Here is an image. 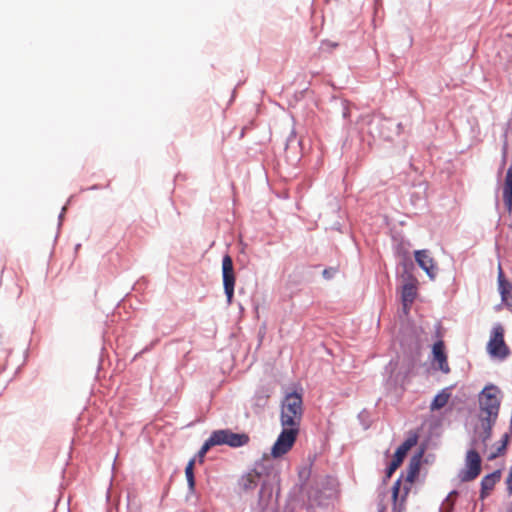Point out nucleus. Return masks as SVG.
<instances>
[{
	"instance_id": "27",
	"label": "nucleus",
	"mask_w": 512,
	"mask_h": 512,
	"mask_svg": "<svg viewBox=\"0 0 512 512\" xmlns=\"http://www.w3.org/2000/svg\"><path fill=\"white\" fill-rule=\"evenodd\" d=\"M205 455L206 454H204L201 450H199L198 457H199L200 462H203V458H204Z\"/></svg>"
},
{
	"instance_id": "29",
	"label": "nucleus",
	"mask_w": 512,
	"mask_h": 512,
	"mask_svg": "<svg viewBox=\"0 0 512 512\" xmlns=\"http://www.w3.org/2000/svg\"><path fill=\"white\" fill-rule=\"evenodd\" d=\"M324 275H329V272L327 270H324Z\"/></svg>"
},
{
	"instance_id": "17",
	"label": "nucleus",
	"mask_w": 512,
	"mask_h": 512,
	"mask_svg": "<svg viewBox=\"0 0 512 512\" xmlns=\"http://www.w3.org/2000/svg\"><path fill=\"white\" fill-rule=\"evenodd\" d=\"M270 398V392L268 389H261L256 392L254 396V405L258 408H263L267 405Z\"/></svg>"
},
{
	"instance_id": "15",
	"label": "nucleus",
	"mask_w": 512,
	"mask_h": 512,
	"mask_svg": "<svg viewBox=\"0 0 512 512\" xmlns=\"http://www.w3.org/2000/svg\"><path fill=\"white\" fill-rule=\"evenodd\" d=\"M450 393L447 391V389L442 390L439 394H437L432 403H431V410H439L447 405L449 399H450Z\"/></svg>"
},
{
	"instance_id": "26",
	"label": "nucleus",
	"mask_w": 512,
	"mask_h": 512,
	"mask_svg": "<svg viewBox=\"0 0 512 512\" xmlns=\"http://www.w3.org/2000/svg\"><path fill=\"white\" fill-rule=\"evenodd\" d=\"M509 440H510V435H509L508 433H505V434L503 435V437H502V444H504V445H506V446H507V445H508Z\"/></svg>"
},
{
	"instance_id": "14",
	"label": "nucleus",
	"mask_w": 512,
	"mask_h": 512,
	"mask_svg": "<svg viewBox=\"0 0 512 512\" xmlns=\"http://www.w3.org/2000/svg\"><path fill=\"white\" fill-rule=\"evenodd\" d=\"M416 297V286L413 283H407L403 286L402 301L405 308L411 305Z\"/></svg>"
},
{
	"instance_id": "22",
	"label": "nucleus",
	"mask_w": 512,
	"mask_h": 512,
	"mask_svg": "<svg viewBox=\"0 0 512 512\" xmlns=\"http://www.w3.org/2000/svg\"><path fill=\"white\" fill-rule=\"evenodd\" d=\"M217 442L215 440V437L213 433L210 435V437L204 442V444L201 447V451L206 454L213 446H216Z\"/></svg>"
},
{
	"instance_id": "4",
	"label": "nucleus",
	"mask_w": 512,
	"mask_h": 512,
	"mask_svg": "<svg viewBox=\"0 0 512 512\" xmlns=\"http://www.w3.org/2000/svg\"><path fill=\"white\" fill-rule=\"evenodd\" d=\"M272 468L269 458L265 457L261 462L256 464V467L243 475L239 481V485L243 491H250L257 487L261 476L265 473L270 475L269 469Z\"/></svg>"
},
{
	"instance_id": "8",
	"label": "nucleus",
	"mask_w": 512,
	"mask_h": 512,
	"mask_svg": "<svg viewBox=\"0 0 512 512\" xmlns=\"http://www.w3.org/2000/svg\"><path fill=\"white\" fill-rule=\"evenodd\" d=\"M217 445H228L233 448L245 446L249 443L250 437L246 433H234L229 429H221L212 432Z\"/></svg>"
},
{
	"instance_id": "3",
	"label": "nucleus",
	"mask_w": 512,
	"mask_h": 512,
	"mask_svg": "<svg viewBox=\"0 0 512 512\" xmlns=\"http://www.w3.org/2000/svg\"><path fill=\"white\" fill-rule=\"evenodd\" d=\"M298 433V428L283 427L282 432L272 446L271 455L278 458L288 453L295 444Z\"/></svg>"
},
{
	"instance_id": "20",
	"label": "nucleus",
	"mask_w": 512,
	"mask_h": 512,
	"mask_svg": "<svg viewBox=\"0 0 512 512\" xmlns=\"http://www.w3.org/2000/svg\"><path fill=\"white\" fill-rule=\"evenodd\" d=\"M400 487H401V480L398 479L394 484H393V487H392V500H393V510L394 512H396V510L398 509L397 507V501H398V497H399V493H400Z\"/></svg>"
},
{
	"instance_id": "28",
	"label": "nucleus",
	"mask_w": 512,
	"mask_h": 512,
	"mask_svg": "<svg viewBox=\"0 0 512 512\" xmlns=\"http://www.w3.org/2000/svg\"><path fill=\"white\" fill-rule=\"evenodd\" d=\"M407 494H408V490H406V491H405V495H404V496L402 497V499H401L400 506H402V503L404 502L405 497H406V495H407ZM400 509H401V507H399V510H400Z\"/></svg>"
},
{
	"instance_id": "18",
	"label": "nucleus",
	"mask_w": 512,
	"mask_h": 512,
	"mask_svg": "<svg viewBox=\"0 0 512 512\" xmlns=\"http://www.w3.org/2000/svg\"><path fill=\"white\" fill-rule=\"evenodd\" d=\"M194 465L195 459H191L185 468V475L190 491H194L195 489Z\"/></svg>"
},
{
	"instance_id": "30",
	"label": "nucleus",
	"mask_w": 512,
	"mask_h": 512,
	"mask_svg": "<svg viewBox=\"0 0 512 512\" xmlns=\"http://www.w3.org/2000/svg\"><path fill=\"white\" fill-rule=\"evenodd\" d=\"M324 275H329V272L327 270H324Z\"/></svg>"
},
{
	"instance_id": "24",
	"label": "nucleus",
	"mask_w": 512,
	"mask_h": 512,
	"mask_svg": "<svg viewBox=\"0 0 512 512\" xmlns=\"http://www.w3.org/2000/svg\"><path fill=\"white\" fill-rule=\"evenodd\" d=\"M507 490L512 493V466L509 475L506 479Z\"/></svg>"
},
{
	"instance_id": "7",
	"label": "nucleus",
	"mask_w": 512,
	"mask_h": 512,
	"mask_svg": "<svg viewBox=\"0 0 512 512\" xmlns=\"http://www.w3.org/2000/svg\"><path fill=\"white\" fill-rule=\"evenodd\" d=\"M222 277L224 292L227 297V303L230 305L234 297L236 276L234 272L233 260L228 254L224 255L222 259Z\"/></svg>"
},
{
	"instance_id": "6",
	"label": "nucleus",
	"mask_w": 512,
	"mask_h": 512,
	"mask_svg": "<svg viewBox=\"0 0 512 512\" xmlns=\"http://www.w3.org/2000/svg\"><path fill=\"white\" fill-rule=\"evenodd\" d=\"M487 350L491 356L505 359L509 355V348L504 341V329L500 324L493 327Z\"/></svg>"
},
{
	"instance_id": "25",
	"label": "nucleus",
	"mask_w": 512,
	"mask_h": 512,
	"mask_svg": "<svg viewBox=\"0 0 512 512\" xmlns=\"http://www.w3.org/2000/svg\"><path fill=\"white\" fill-rule=\"evenodd\" d=\"M322 47L323 48L327 47V49L335 48V47H337V44L336 43H332V42H323L322 43Z\"/></svg>"
},
{
	"instance_id": "16",
	"label": "nucleus",
	"mask_w": 512,
	"mask_h": 512,
	"mask_svg": "<svg viewBox=\"0 0 512 512\" xmlns=\"http://www.w3.org/2000/svg\"><path fill=\"white\" fill-rule=\"evenodd\" d=\"M498 284H499V291L502 296V299L506 300L508 295L512 291V286L508 281L505 280L501 268L499 269Z\"/></svg>"
},
{
	"instance_id": "23",
	"label": "nucleus",
	"mask_w": 512,
	"mask_h": 512,
	"mask_svg": "<svg viewBox=\"0 0 512 512\" xmlns=\"http://www.w3.org/2000/svg\"><path fill=\"white\" fill-rule=\"evenodd\" d=\"M506 445L502 444L497 448L496 452L492 453L490 456H489V459L490 460H493L495 459L496 457L500 456V455H503L506 451Z\"/></svg>"
},
{
	"instance_id": "21",
	"label": "nucleus",
	"mask_w": 512,
	"mask_h": 512,
	"mask_svg": "<svg viewBox=\"0 0 512 512\" xmlns=\"http://www.w3.org/2000/svg\"><path fill=\"white\" fill-rule=\"evenodd\" d=\"M486 423H483L484 433H483V443L486 446V442L491 438L492 435V425L495 421L493 420H485Z\"/></svg>"
},
{
	"instance_id": "10",
	"label": "nucleus",
	"mask_w": 512,
	"mask_h": 512,
	"mask_svg": "<svg viewBox=\"0 0 512 512\" xmlns=\"http://www.w3.org/2000/svg\"><path fill=\"white\" fill-rule=\"evenodd\" d=\"M415 260L431 279L435 278L438 268L428 250L415 251Z\"/></svg>"
},
{
	"instance_id": "11",
	"label": "nucleus",
	"mask_w": 512,
	"mask_h": 512,
	"mask_svg": "<svg viewBox=\"0 0 512 512\" xmlns=\"http://www.w3.org/2000/svg\"><path fill=\"white\" fill-rule=\"evenodd\" d=\"M433 360L437 363V368L445 374L450 372V367L445 353V345L442 340L434 343L432 347Z\"/></svg>"
},
{
	"instance_id": "2",
	"label": "nucleus",
	"mask_w": 512,
	"mask_h": 512,
	"mask_svg": "<svg viewBox=\"0 0 512 512\" xmlns=\"http://www.w3.org/2000/svg\"><path fill=\"white\" fill-rule=\"evenodd\" d=\"M498 393L499 390L495 386H486L480 393V409L482 414H486L483 420H496L500 408Z\"/></svg>"
},
{
	"instance_id": "12",
	"label": "nucleus",
	"mask_w": 512,
	"mask_h": 512,
	"mask_svg": "<svg viewBox=\"0 0 512 512\" xmlns=\"http://www.w3.org/2000/svg\"><path fill=\"white\" fill-rule=\"evenodd\" d=\"M500 478H501L500 470H496L482 478L481 494H480V497L482 499L485 498L487 495H489V493L494 489L496 483L500 481Z\"/></svg>"
},
{
	"instance_id": "5",
	"label": "nucleus",
	"mask_w": 512,
	"mask_h": 512,
	"mask_svg": "<svg viewBox=\"0 0 512 512\" xmlns=\"http://www.w3.org/2000/svg\"><path fill=\"white\" fill-rule=\"evenodd\" d=\"M481 473V457L474 449H470L466 453L465 467L459 472L461 482H470L476 479Z\"/></svg>"
},
{
	"instance_id": "13",
	"label": "nucleus",
	"mask_w": 512,
	"mask_h": 512,
	"mask_svg": "<svg viewBox=\"0 0 512 512\" xmlns=\"http://www.w3.org/2000/svg\"><path fill=\"white\" fill-rule=\"evenodd\" d=\"M503 200L509 211L512 210V168H509L506 173L504 186H503Z\"/></svg>"
},
{
	"instance_id": "1",
	"label": "nucleus",
	"mask_w": 512,
	"mask_h": 512,
	"mask_svg": "<svg viewBox=\"0 0 512 512\" xmlns=\"http://www.w3.org/2000/svg\"><path fill=\"white\" fill-rule=\"evenodd\" d=\"M303 416L302 395L296 392L287 394L281 404L280 422L283 427L300 428Z\"/></svg>"
},
{
	"instance_id": "19",
	"label": "nucleus",
	"mask_w": 512,
	"mask_h": 512,
	"mask_svg": "<svg viewBox=\"0 0 512 512\" xmlns=\"http://www.w3.org/2000/svg\"><path fill=\"white\" fill-rule=\"evenodd\" d=\"M418 472H419V460L417 458H413L410 461V464H409V471H408V474H407V480L410 481V482H413L414 478L416 477Z\"/></svg>"
},
{
	"instance_id": "9",
	"label": "nucleus",
	"mask_w": 512,
	"mask_h": 512,
	"mask_svg": "<svg viewBox=\"0 0 512 512\" xmlns=\"http://www.w3.org/2000/svg\"><path fill=\"white\" fill-rule=\"evenodd\" d=\"M417 436H411L406 439L396 450L391 463L386 470V477L390 478L392 474L400 467L408 451L417 444Z\"/></svg>"
}]
</instances>
